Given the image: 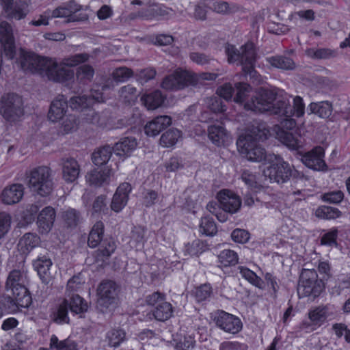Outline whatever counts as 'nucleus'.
<instances>
[{"instance_id":"1","label":"nucleus","mask_w":350,"mask_h":350,"mask_svg":"<svg viewBox=\"0 0 350 350\" xmlns=\"http://www.w3.org/2000/svg\"><path fill=\"white\" fill-rule=\"evenodd\" d=\"M271 135L270 131L263 123L253 126L239 137L237 141V150L243 158L252 162L267 160L269 165L265 166L262 170L265 178L271 183H285L291 176L290 165L278 155H267L265 150L259 144Z\"/></svg>"},{"instance_id":"2","label":"nucleus","mask_w":350,"mask_h":350,"mask_svg":"<svg viewBox=\"0 0 350 350\" xmlns=\"http://www.w3.org/2000/svg\"><path fill=\"white\" fill-rule=\"evenodd\" d=\"M20 64L25 71L38 73L49 79L66 83L74 78V72L70 67L77 66L88 59L85 53L77 54L64 59L61 64L55 59L38 56L23 49L19 51Z\"/></svg>"},{"instance_id":"3","label":"nucleus","mask_w":350,"mask_h":350,"mask_svg":"<svg viewBox=\"0 0 350 350\" xmlns=\"http://www.w3.org/2000/svg\"><path fill=\"white\" fill-rule=\"evenodd\" d=\"M277 100V94L273 90L260 89L255 92L250 101L244 103V108L255 112L271 111L286 117L304 116L305 104L301 97L297 96L293 98V109L286 106L275 107L273 102Z\"/></svg>"},{"instance_id":"4","label":"nucleus","mask_w":350,"mask_h":350,"mask_svg":"<svg viewBox=\"0 0 350 350\" xmlns=\"http://www.w3.org/2000/svg\"><path fill=\"white\" fill-rule=\"evenodd\" d=\"M25 275L20 271H11L7 278L5 287L8 291L12 293V312L18 310L19 308H27L31 303V297L25 287Z\"/></svg>"},{"instance_id":"5","label":"nucleus","mask_w":350,"mask_h":350,"mask_svg":"<svg viewBox=\"0 0 350 350\" xmlns=\"http://www.w3.org/2000/svg\"><path fill=\"white\" fill-rule=\"evenodd\" d=\"M29 187L40 196H49L53 191V183L49 167L40 166L32 169L28 176Z\"/></svg>"},{"instance_id":"6","label":"nucleus","mask_w":350,"mask_h":350,"mask_svg":"<svg viewBox=\"0 0 350 350\" xmlns=\"http://www.w3.org/2000/svg\"><path fill=\"white\" fill-rule=\"evenodd\" d=\"M226 53L229 63L240 61L244 72L254 76V66L256 59V52L253 43H246L241 49V51H237L234 46L228 44L226 46Z\"/></svg>"},{"instance_id":"7","label":"nucleus","mask_w":350,"mask_h":350,"mask_svg":"<svg viewBox=\"0 0 350 350\" xmlns=\"http://www.w3.org/2000/svg\"><path fill=\"white\" fill-rule=\"evenodd\" d=\"M281 122L282 127L275 126L273 133L281 143L291 150H299L305 146V140L300 135H293L288 132L296 126V122L291 117H286Z\"/></svg>"},{"instance_id":"8","label":"nucleus","mask_w":350,"mask_h":350,"mask_svg":"<svg viewBox=\"0 0 350 350\" xmlns=\"http://www.w3.org/2000/svg\"><path fill=\"white\" fill-rule=\"evenodd\" d=\"M323 288V282L317 280V273L314 270L304 269L301 271L297 288L299 296L316 297Z\"/></svg>"},{"instance_id":"9","label":"nucleus","mask_w":350,"mask_h":350,"mask_svg":"<svg viewBox=\"0 0 350 350\" xmlns=\"http://www.w3.org/2000/svg\"><path fill=\"white\" fill-rule=\"evenodd\" d=\"M336 312L332 306H318L311 309L308 312L309 321H304L301 329L306 332H312L321 327L326 321L332 320Z\"/></svg>"},{"instance_id":"10","label":"nucleus","mask_w":350,"mask_h":350,"mask_svg":"<svg viewBox=\"0 0 350 350\" xmlns=\"http://www.w3.org/2000/svg\"><path fill=\"white\" fill-rule=\"evenodd\" d=\"M22 98L16 94H8L0 102V113L10 123L17 122L23 116Z\"/></svg>"},{"instance_id":"11","label":"nucleus","mask_w":350,"mask_h":350,"mask_svg":"<svg viewBox=\"0 0 350 350\" xmlns=\"http://www.w3.org/2000/svg\"><path fill=\"white\" fill-rule=\"evenodd\" d=\"M195 73L181 68L176 69L164 78L161 87L167 90H177L196 84Z\"/></svg>"},{"instance_id":"12","label":"nucleus","mask_w":350,"mask_h":350,"mask_svg":"<svg viewBox=\"0 0 350 350\" xmlns=\"http://www.w3.org/2000/svg\"><path fill=\"white\" fill-rule=\"evenodd\" d=\"M98 304L106 308H113L117 303V286L111 281L102 282L97 289Z\"/></svg>"},{"instance_id":"13","label":"nucleus","mask_w":350,"mask_h":350,"mask_svg":"<svg viewBox=\"0 0 350 350\" xmlns=\"http://www.w3.org/2000/svg\"><path fill=\"white\" fill-rule=\"evenodd\" d=\"M217 325L226 332L235 334L242 329V323L239 318L221 311L215 318Z\"/></svg>"},{"instance_id":"14","label":"nucleus","mask_w":350,"mask_h":350,"mask_svg":"<svg viewBox=\"0 0 350 350\" xmlns=\"http://www.w3.org/2000/svg\"><path fill=\"white\" fill-rule=\"evenodd\" d=\"M217 199L222 209L230 213H237L241 206L239 196L228 189H223L218 192Z\"/></svg>"},{"instance_id":"15","label":"nucleus","mask_w":350,"mask_h":350,"mask_svg":"<svg viewBox=\"0 0 350 350\" xmlns=\"http://www.w3.org/2000/svg\"><path fill=\"white\" fill-rule=\"evenodd\" d=\"M323 158V149L321 147H316L311 151L303 154L301 160L308 168L317 171H324L327 170V165Z\"/></svg>"},{"instance_id":"16","label":"nucleus","mask_w":350,"mask_h":350,"mask_svg":"<svg viewBox=\"0 0 350 350\" xmlns=\"http://www.w3.org/2000/svg\"><path fill=\"white\" fill-rule=\"evenodd\" d=\"M0 42L5 56L12 59L15 54L14 40L11 25L5 22L0 23Z\"/></svg>"},{"instance_id":"17","label":"nucleus","mask_w":350,"mask_h":350,"mask_svg":"<svg viewBox=\"0 0 350 350\" xmlns=\"http://www.w3.org/2000/svg\"><path fill=\"white\" fill-rule=\"evenodd\" d=\"M25 187L21 183H14L3 188L0 194V200L6 205L16 204L24 196Z\"/></svg>"},{"instance_id":"18","label":"nucleus","mask_w":350,"mask_h":350,"mask_svg":"<svg viewBox=\"0 0 350 350\" xmlns=\"http://www.w3.org/2000/svg\"><path fill=\"white\" fill-rule=\"evenodd\" d=\"M113 174L111 168L97 167L88 172L85 176V180L88 184L94 187H101L108 185L110 178Z\"/></svg>"},{"instance_id":"19","label":"nucleus","mask_w":350,"mask_h":350,"mask_svg":"<svg viewBox=\"0 0 350 350\" xmlns=\"http://www.w3.org/2000/svg\"><path fill=\"white\" fill-rule=\"evenodd\" d=\"M56 218V211L52 206L42 208L37 217L38 231L42 234H47L52 229Z\"/></svg>"},{"instance_id":"20","label":"nucleus","mask_w":350,"mask_h":350,"mask_svg":"<svg viewBox=\"0 0 350 350\" xmlns=\"http://www.w3.org/2000/svg\"><path fill=\"white\" fill-rule=\"evenodd\" d=\"M208 137L217 146L225 147L232 142L230 133L222 125H212L208 127Z\"/></svg>"},{"instance_id":"21","label":"nucleus","mask_w":350,"mask_h":350,"mask_svg":"<svg viewBox=\"0 0 350 350\" xmlns=\"http://www.w3.org/2000/svg\"><path fill=\"white\" fill-rule=\"evenodd\" d=\"M137 146L138 143L135 137H124L116 143L112 148L115 154L124 161L131 156Z\"/></svg>"},{"instance_id":"22","label":"nucleus","mask_w":350,"mask_h":350,"mask_svg":"<svg viewBox=\"0 0 350 350\" xmlns=\"http://www.w3.org/2000/svg\"><path fill=\"white\" fill-rule=\"evenodd\" d=\"M131 191V186L128 183H123L117 188L111 203L112 211L119 213L126 205L129 195Z\"/></svg>"},{"instance_id":"23","label":"nucleus","mask_w":350,"mask_h":350,"mask_svg":"<svg viewBox=\"0 0 350 350\" xmlns=\"http://www.w3.org/2000/svg\"><path fill=\"white\" fill-rule=\"evenodd\" d=\"M81 172L78 161L73 158H67L62 161V178L68 183H74L79 177Z\"/></svg>"},{"instance_id":"24","label":"nucleus","mask_w":350,"mask_h":350,"mask_svg":"<svg viewBox=\"0 0 350 350\" xmlns=\"http://www.w3.org/2000/svg\"><path fill=\"white\" fill-rule=\"evenodd\" d=\"M172 124V119L168 116H161L148 122L144 126V132L149 137L158 135L163 130Z\"/></svg>"},{"instance_id":"25","label":"nucleus","mask_w":350,"mask_h":350,"mask_svg":"<svg viewBox=\"0 0 350 350\" xmlns=\"http://www.w3.org/2000/svg\"><path fill=\"white\" fill-rule=\"evenodd\" d=\"M68 108L67 100L62 96H58L54 99L48 113V118L50 121L55 122L63 119Z\"/></svg>"},{"instance_id":"26","label":"nucleus","mask_w":350,"mask_h":350,"mask_svg":"<svg viewBox=\"0 0 350 350\" xmlns=\"http://www.w3.org/2000/svg\"><path fill=\"white\" fill-rule=\"evenodd\" d=\"M99 90L94 89L92 92V98L88 99L84 96H75L70 100V107L75 110H83L92 103L93 100L98 103L105 102V98Z\"/></svg>"},{"instance_id":"27","label":"nucleus","mask_w":350,"mask_h":350,"mask_svg":"<svg viewBox=\"0 0 350 350\" xmlns=\"http://www.w3.org/2000/svg\"><path fill=\"white\" fill-rule=\"evenodd\" d=\"M68 301L67 299L59 300L51 312V319L57 324L68 323Z\"/></svg>"},{"instance_id":"28","label":"nucleus","mask_w":350,"mask_h":350,"mask_svg":"<svg viewBox=\"0 0 350 350\" xmlns=\"http://www.w3.org/2000/svg\"><path fill=\"white\" fill-rule=\"evenodd\" d=\"M28 7L29 5L26 2L16 3L14 5L12 2L3 8L8 18L20 20L25 17L29 12Z\"/></svg>"},{"instance_id":"29","label":"nucleus","mask_w":350,"mask_h":350,"mask_svg":"<svg viewBox=\"0 0 350 350\" xmlns=\"http://www.w3.org/2000/svg\"><path fill=\"white\" fill-rule=\"evenodd\" d=\"M40 243V239L38 235L33 233H27L19 240L18 248L22 254H25L38 246Z\"/></svg>"},{"instance_id":"30","label":"nucleus","mask_w":350,"mask_h":350,"mask_svg":"<svg viewBox=\"0 0 350 350\" xmlns=\"http://www.w3.org/2000/svg\"><path fill=\"white\" fill-rule=\"evenodd\" d=\"M239 259L237 253L234 250H224L217 256L218 266L221 269L235 266L239 262Z\"/></svg>"},{"instance_id":"31","label":"nucleus","mask_w":350,"mask_h":350,"mask_svg":"<svg viewBox=\"0 0 350 350\" xmlns=\"http://www.w3.org/2000/svg\"><path fill=\"white\" fill-rule=\"evenodd\" d=\"M308 113H314L321 118H328L332 111V105L328 101L313 102L308 107Z\"/></svg>"},{"instance_id":"32","label":"nucleus","mask_w":350,"mask_h":350,"mask_svg":"<svg viewBox=\"0 0 350 350\" xmlns=\"http://www.w3.org/2000/svg\"><path fill=\"white\" fill-rule=\"evenodd\" d=\"M52 265L51 260L46 256L38 258L33 264L35 270L44 282L49 278V271Z\"/></svg>"},{"instance_id":"33","label":"nucleus","mask_w":350,"mask_h":350,"mask_svg":"<svg viewBox=\"0 0 350 350\" xmlns=\"http://www.w3.org/2000/svg\"><path fill=\"white\" fill-rule=\"evenodd\" d=\"M172 12L171 9L163 5H150L145 11L140 12L139 16L147 19H151L157 16L170 15Z\"/></svg>"},{"instance_id":"34","label":"nucleus","mask_w":350,"mask_h":350,"mask_svg":"<svg viewBox=\"0 0 350 350\" xmlns=\"http://www.w3.org/2000/svg\"><path fill=\"white\" fill-rule=\"evenodd\" d=\"M113 151V148L109 146L97 149L92 154V162L98 167L105 165L110 159Z\"/></svg>"},{"instance_id":"35","label":"nucleus","mask_w":350,"mask_h":350,"mask_svg":"<svg viewBox=\"0 0 350 350\" xmlns=\"http://www.w3.org/2000/svg\"><path fill=\"white\" fill-rule=\"evenodd\" d=\"M141 100L148 109L153 110L161 106L164 101V98L161 92L154 91L150 94H144L141 98Z\"/></svg>"},{"instance_id":"36","label":"nucleus","mask_w":350,"mask_h":350,"mask_svg":"<svg viewBox=\"0 0 350 350\" xmlns=\"http://www.w3.org/2000/svg\"><path fill=\"white\" fill-rule=\"evenodd\" d=\"M104 234V224L102 221H97L92 227L88 237V244L92 247H97L103 239Z\"/></svg>"},{"instance_id":"37","label":"nucleus","mask_w":350,"mask_h":350,"mask_svg":"<svg viewBox=\"0 0 350 350\" xmlns=\"http://www.w3.org/2000/svg\"><path fill=\"white\" fill-rule=\"evenodd\" d=\"M68 301L70 310L74 314H82L88 310L87 301L78 295L72 296Z\"/></svg>"},{"instance_id":"38","label":"nucleus","mask_w":350,"mask_h":350,"mask_svg":"<svg viewBox=\"0 0 350 350\" xmlns=\"http://www.w3.org/2000/svg\"><path fill=\"white\" fill-rule=\"evenodd\" d=\"M81 10V6L74 1L70 2L67 6H60L51 11V18L70 17L72 14Z\"/></svg>"},{"instance_id":"39","label":"nucleus","mask_w":350,"mask_h":350,"mask_svg":"<svg viewBox=\"0 0 350 350\" xmlns=\"http://www.w3.org/2000/svg\"><path fill=\"white\" fill-rule=\"evenodd\" d=\"M238 269L241 277L248 281L251 284L260 289L265 288V282L253 271L244 266H239Z\"/></svg>"},{"instance_id":"40","label":"nucleus","mask_w":350,"mask_h":350,"mask_svg":"<svg viewBox=\"0 0 350 350\" xmlns=\"http://www.w3.org/2000/svg\"><path fill=\"white\" fill-rule=\"evenodd\" d=\"M182 137L181 132L178 129H170L164 133L160 138L162 146L170 148L174 146Z\"/></svg>"},{"instance_id":"41","label":"nucleus","mask_w":350,"mask_h":350,"mask_svg":"<svg viewBox=\"0 0 350 350\" xmlns=\"http://www.w3.org/2000/svg\"><path fill=\"white\" fill-rule=\"evenodd\" d=\"M217 232V226L212 217L204 216L199 224V232L205 236H214Z\"/></svg>"},{"instance_id":"42","label":"nucleus","mask_w":350,"mask_h":350,"mask_svg":"<svg viewBox=\"0 0 350 350\" xmlns=\"http://www.w3.org/2000/svg\"><path fill=\"white\" fill-rule=\"evenodd\" d=\"M126 340V333L122 329H112L106 335V342L111 347L120 346Z\"/></svg>"},{"instance_id":"43","label":"nucleus","mask_w":350,"mask_h":350,"mask_svg":"<svg viewBox=\"0 0 350 350\" xmlns=\"http://www.w3.org/2000/svg\"><path fill=\"white\" fill-rule=\"evenodd\" d=\"M172 305L167 301H161L155 307L153 315L158 321H164L172 317Z\"/></svg>"},{"instance_id":"44","label":"nucleus","mask_w":350,"mask_h":350,"mask_svg":"<svg viewBox=\"0 0 350 350\" xmlns=\"http://www.w3.org/2000/svg\"><path fill=\"white\" fill-rule=\"evenodd\" d=\"M315 215L319 219H336L341 217L342 213L337 208L321 206L316 209Z\"/></svg>"},{"instance_id":"45","label":"nucleus","mask_w":350,"mask_h":350,"mask_svg":"<svg viewBox=\"0 0 350 350\" xmlns=\"http://www.w3.org/2000/svg\"><path fill=\"white\" fill-rule=\"evenodd\" d=\"M81 121L74 115H69L62 119L60 131L63 134H68L76 131L80 126Z\"/></svg>"},{"instance_id":"46","label":"nucleus","mask_w":350,"mask_h":350,"mask_svg":"<svg viewBox=\"0 0 350 350\" xmlns=\"http://www.w3.org/2000/svg\"><path fill=\"white\" fill-rule=\"evenodd\" d=\"M50 349L52 350H78L75 342L69 340L59 341L55 335L51 337Z\"/></svg>"},{"instance_id":"47","label":"nucleus","mask_w":350,"mask_h":350,"mask_svg":"<svg viewBox=\"0 0 350 350\" xmlns=\"http://www.w3.org/2000/svg\"><path fill=\"white\" fill-rule=\"evenodd\" d=\"M269 62L272 66L280 69L290 70L295 66L292 59L284 57H273L269 59Z\"/></svg>"},{"instance_id":"48","label":"nucleus","mask_w":350,"mask_h":350,"mask_svg":"<svg viewBox=\"0 0 350 350\" xmlns=\"http://www.w3.org/2000/svg\"><path fill=\"white\" fill-rule=\"evenodd\" d=\"M241 178L252 191L256 192V189L261 187V185L256 180V175L249 170L243 171Z\"/></svg>"},{"instance_id":"49","label":"nucleus","mask_w":350,"mask_h":350,"mask_svg":"<svg viewBox=\"0 0 350 350\" xmlns=\"http://www.w3.org/2000/svg\"><path fill=\"white\" fill-rule=\"evenodd\" d=\"M205 103L206 107L215 113H223L226 110V105L217 97L207 98Z\"/></svg>"},{"instance_id":"50","label":"nucleus","mask_w":350,"mask_h":350,"mask_svg":"<svg viewBox=\"0 0 350 350\" xmlns=\"http://www.w3.org/2000/svg\"><path fill=\"white\" fill-rule=\"evenodd\" d=\"M231 238L235 243L244 244L250 240V234L246 230L237 228L232 232Z\"/></svg>"},{"instance_id":"51","label":"nucleus","mask_w":350,"mask_h":350,"mask_svg":"<svg viewBox=\"0 0 350 350\" xmlns=\"http://www.w3.org/2000/svg\"><path fill=\"white\" fill-rule=\"evenodd\" d=\"M306 54L312 58L325 59L333 56L334 55V52L327 49H310L306 51Z\"/></svg>"},{"instance_id":"52","label":"nucleus","mask_w":350,"mask_h":350,"mask_svg":"<svg viewBox=\"0 0 350 350\" xmlns=\"http://www.w3.org/2000/svg\"><path fill=\"white\" fill-rule=\"evenodd\" d=\"M11 216L4 212H0V239L10 230L11 227Z\"/></svg>"},{"instance_id":"53","label":"nucleus","mask_w":350,"mask_h":350,"mask_svg":"<svg viewBox=\"0 0 350 350\" xmlns=\"http://www.w3.org/2000/svg\"><path fill=\"white\" fill-rule=\"evenodd\" d=\"M133 71L126 67L116 68L113 72V77L116 81L124 82L133 76Z\"/></svg>"},{"instance_id":"54","label":"nucleus","mask_w":350,"mask_h":350,"mask_svg":"<svg viewBox=\"0 0 350 350\" xmlns=\"http://www.w3.org/2000/svg\"><path fill=\"white\" fill-rule=\"evenodd\" d=\"M195 340L191 335L184 336L176 342L177 350H190L194 347Z\"/></svg>"},{"instance_id":"55","label":"nucleus","mask_w":350,"mask_h":350,"mask_svg":"<svg viewBox=\"0 0 350 350\" xmlns=\"http://www.w3.org/2000/svg\"><path fill=\"white\" fill-rule=\"evenodd\" d=\"M250 91V86L245 83H239L237 85V94L234 98V101L237 103L245 102V97Z\"/></svg>"},{"instance_id":"56","label":"nucleus","mask_w":350,"mask_h":350,"mask_svg":"<svg viewBox=\"0 0 350 350\" xmlns=\"http://www.w3.org/2000/svg\"><path fill=\"white\" fill-rule=\"evenodd\" d=\"M343 198L344 193L340 190L329 191L322 196V200L329 203H339Z\"/></svg>"},{"instance_id":"57","label":"nucleus","mask_w":350,"mask_h":350,"mask_svg":"<svg viewBox=\"0 0 350 350\" xmlns=\"http://www.w3.org/2000/svg\"><path fill=\"white\" fill-rule=\"evenodd\" d=\"M120 96L125 102H134L137 99V90L132 86H124L121 89Z\"/></svg>"},{"instance_id":"58","label":"nucleus","mask_w":350,"mask_h":350,"mask_svg":"<svg viewBox=\"0 0 350 350\" xmlns=\"http://www.w3.org/2000/svg\"><path fill=\"white\" fill-rule=\"evenodd\" d=\"M94 74V70L91 66L84 65L79 67L77 73V77L81 81H85L90 80L93 77Z\"/></svg>"},{"instance_id":"59","label":"nucleus","mask_w":350,"mask_h":350,"mask_svg":"<svg viewBox=\"0 0 350 350\" xmlns=\"http://www.w3.org/2000/svg\"><path fill=\"white\" fill-rule=\"evenodd\" d=\"M66 224L68 226H75L79 221V215L75 209L68 208L62 215Z\"/></svg>"},{"instance_id":"60","label":"nucleus","mask_w":350,"mask_h":350,"mask_svg":"<svg viewBox=\"0 0 350 350\" xmlns=\"http://www.w3.org/2000/svg\"><path fill=\"white\" fill-rule=\"evenodd\" d=\"M233 92L234 89L232 85L229 83H225L223 85L219 87L216 91L217 94L226 100H231Z\"/></svg>"},{"instance_id":"61","label":"nucleus","mask_w":350,"mask_h":350,"mask_svg":"<svg viewBox=\"0 0 350 350\" xmlns=\"http://www.w3.org/2000/svg\"><path fill=\"white\" fill-rule=\"evenodd\" d=\"M337 235L338 230L335 228L331 229L322 237L321 243L329 246H336Z\"/></svg>"},{"instance_id":"62","label":"nucleus","mask_w":350,"mask_h":350,"mask_svg":"<svg viewBox=\"0 0 350 350\" xmlns=\"http://www.w3.org/2000/svg\"><path fill=\"white\" fill-rule=\"evenodd\" d=\"M116 248L115 241L112 239H106L101 246L100 252L103 256H109Z\"/></svg>"},{"instance_id":"63","label":"nucleus","mask_w":350,"mask_h":350,"mask_svg":"<svg viewBox=\"0 0 350 350\" xmlns=\"http://www.w3.org/2000/svg\"><path fill=\"white\" fill-rule=\"evenodd\" d=\"M219 350H247V346L237 341H227L220 345Z\"/></svg>"},{"instance_id":"64","label":"nucleus","mask_w":350,"mask_h":350,"mask_svg":"<svg viewBox=\"0 0 350 350\" xmlns=\"http://www.w3.org/2000/svg\"><path fill=\"white\" fill-rule=\"evenodd\" d=\"M83 283L84 280L81 278L80 275L74 276L68 280L67 284V289L70 291H78L81 288Z\"/></svg>"}]
</instances>
